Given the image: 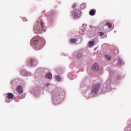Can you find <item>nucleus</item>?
Returning a JSON list of instances; mask_svg holds the SVG:
<instances>
[{
    "instance_id": "obj_1",
    "label": "nucleus",
    "mask_w": 131,
    "mask_h": 131,
    "mask_svg": "<svg viewBox=\"0 0 131 131\" xmlns=\"http://www.w3.org/2000/svg\"><path fill=\"white\" fill-rule=\"evenodd\" d=\"M46 30V27L43 25V22L41 20H39L37 23L36 26L34 27V31L35 33H41Z\"/></svg>"
},
{
    "instance_id": "obj_2",
    "label": "nucleus",
    "mask_w": 131,
    "mask_h": 131,
    "mask_svg": "<svg viewBox=\"0 0 131 131\" xmlns=\"http://www.w3.org/2000/svg\"><path fill=\"white\" fill-rule=\"evenodd\" d=\"M100 86L99 83H97L93 85V89L92 91V95H95L98 93L99 89H100Z\"/></svg>"
},
{
    "instance_id": "obj_3",
    "label": "nucleus",
    "mask_w": 131,
    "mask_h": 131,
    "mask_svg": "<svg viewBox=\"0 0 131 131\" xmlns=\"http://www.w3.org/2000/svg\"><path fill=\"white\" fill-rule=\"evenodd\" d=\"M92 69L93 71H99V66L97 63H95L92 66Z\"/></svg>"
},
{
    "instance_id": "obj_4",
    "label": "nucleus",
    "mask_w": 131,
    "mask_h": 131,
    "mask_svg": "<svg viewBox=\"0 0 131 131\" xmlns=\"http://www.w3.org/2000/svg\"><path fill=\"white\" fill-rule=\"evenodd\" d=\"M8 99H6V102H9V99H14V95L11 93H8L7 95Z\"/></svg>"
},
{
    "instance_id": "obj_5",
    "label": "nucleus",
    "mask_w": 131,
    "mask_h": 131,
    "mask_svg": "<svg viewBox=\"0 0 131 131\" xmlns=\"http://www.w3.org/2000/svg\"><path fill=\"white\" fill-rule=\"evenodd\" d=\"M16 91L18 94H22L23 93V89L20 86H17L16 88Z\"/></svg>"
},
{
    "instance_id": "obj_6",
    "label": "nucleus",
    "mask_w": 131,
    "mask_h": 131,
    "mask_svg": "<svg viewBox=\"0 0 131 131\" xmlns=\"http://www.w3.org/2000/svg\"><path fill=\"white\" fill-rule=\"evenodd\" d=\"M38 39H32L31 41V45H33L34 46H36L37 43H38Z\"/></svg>"
},
{
    "instance_id": "obj_7",
    "label": "nucleus",
    "mask_w": 131,
    "mask_h": 131,
    "mask_svg": "<svg viewBox=\"0 0 131 131\" xmlns=\"http://www.w3.org/2000/svg\"><path fill=\"white\" fill-rule=\"evenodd\" d=\"M89 14L90 16H95L96 15V10L92 9L90 11Z\"/></svg>"
},
{
    "instance_id": "obj_8",
    "label": "nucleus",
    "mask_w": 131,
    "mask_h": 131,
    "mask_svg": "<svg viewBox=\"0 0 131 131\" xmlns=\"http://www.w3.org/2000/svg\"><path fill=\"white\" fill-rule=\"evenodd\" d=\"M46 77L48 79H52V74H51V73H47L46 75Z\"/></svg>"
},
{
    "instance_id": "obj_9",
    "label": "nucleus",
    "mask_w": 131,
    "mask_h": 131,
    "mask_svg": "<svg viewBox=\"0 0 131 131\" xmlns=\"http://www.w3.org/2000/svg\"><path fill=\"white\" fill-rule=\"evenodd\" d=\"M89 46L90 47V48H92V47H93V46H95V41H89Z\"/></svg>"
},
{
    "instance_id": "obj_10",
    "label": "nucleus",
    "mask_w": 131,
    "mask_h": 131,
    "mask_svg": "<svg viewBox=\"0 0 131 131\" xmlns=\"http://www.w3.org/2000/svg\"><path fill=\"white\" fill-rule=\"evenodd\" d=\"M105 25L108 26V28H112V24L110 22L106 23L105 24Z\"/></svg>"
},
{
    "instance_id": "obj_11",
    "label": "nucleus",
    "mask_w": 131,
    "mask_h": 131,
    "mask_svg": "<svg viewBox=\"0 0 131 131\" xmlns=\"http://www.w3.org/2000/svg\"><path fill=\"white\" fill-rule=\"evenodd\" d=\"M73 17L74 18H78V14L76 13L75 12L73 13Z\"/></svg>"
},
{
    "instance_id": "obj_12",
    "label": "nucleus",
    "mask_w": 131,
    "mask_h": 131,
    "mask_svg": "<svg viewBox=\"0 0 131 131\" xmlns=\"http://www.w3.org/2000/svg\"><path fill=\"white\" fill-rule=\"evenodd\" d=\"M105 57L106 60H108V61L111 60V56L106 55L105 56Z\"/></svg>"
},
{
    "instance_id": "obj_13",
    "label": "nucleus",
    "mask_w": 131,
    "mask_h": 131,
    "mask_svg": "<svg viewBox=\"0 0 131 131\" xmlns=\"http://www.w3.org/2000/svg\"><path fill=\"white\" fill-rule=\"evenodd\" d=\"M56 79H57V80H58V81H60V80H61V77L59 75L56 76Z\"/></svg>"
},
{
    "instance_id": "obj_14",
    "label": "nucleus",
    "mask_w": 131,
    "mask_h": 131,
    "mask_svg": "<svg viewBox=\"0 0 131 131\" xmlns=\"http://www.w3.org/2000/svg\"><path fill=\"white\" fill-rule=\"evenodd\" d=\"M71 43H74V42H76V39H71Z\"/></svg>"
},
{
    "instance_id": "obj_15",
    "label": "nucleus",
    "mask_w": 131,
    "mask_h": 131,
    "mask_svg": "<svg viewBox=\"0 0 131 131\" xmlns=\"http://www.w3.org/2000/svg\"><path fill=\"white\" fill-rule=\"evenodd\" d=\"M99 35L100 36H102V35H104V33H103L102 32H99Z\"/></svg>"
},
{
    "instance_id": "obj_16",
    "label": "nucleus",
    "mask_w": 131,
    "mask_h": 131,
    "mask_svg": "<svg viewBox=\"0 0 131 131\" xmlns=\"http://www.w3.org/2000/svg\"><path fill=\"white\" fill-rule=\"evenodd\" d=\"M18 99H24V95H23L21 96H18Z\"/></svg>"
},
{
    "instance_id": "obj_17",
    "label": "nucleus",
    "mask_w": 131,
    "mask_h": 131,
    "mask_svg": "<svg viewBox=\"0 0 131 131\" xmlns=\"http://www.w3.org/2000/svg\"><path fill=\"white\" fill-rule=\"evenodd\" d=\"M78 55H79V56L77 55V58H79V57H80L81 56V53H78Z\"/></svg>"
},
{
    "instance_id": "obj_18",
    "label": "nucleus",
    "mask_w": 131,
    "mask_h": 131,
    "mask_svg": "<svg viewBox=\"0 0 131 131\" xmlns=\"http://www.w3.org/2000/svg\"><path fill=\"white\" fill-rule=\"evenodd\" d=\"M33 60L31 59V60H30V64H31V65H32V63H33Z\"/></svg>"
},
{
    "instance_id": "obj_19",
    "label": "nucleus",
    "mask_w": 131,
    "mask_h": 131,
    "mask_svg": "<svg viewBox=\"0 0 131 131\" xmlns=\"http://www.w3.org/2000/svg\"><path fill=\"white\" fill-rule=\"evenodd\" d=\"M118 62L119 63V64H121L122 61H121V60H118Z\"/></svg>"
},
{
    "instance_id": "obj_20",
    "label": "nucleus",
    "mask_w": 131,
    "mask_h": 131,
    "mask_svg": "<svg viewBox=\"0 0 131 131\" xmlns=\"http://www.w3.org/2000/svg\"><path fill=\"white\" fill-rule=\"evenodd\" d=\"M75 7H76V5H75V4L73 5V8H75Z\"/></svg>"
},
{
    "instance_id": "obj_21",
    "label": "nucleus",
    "mask_w": 131,
    "mask_h": 131,
    "mask_svg": "<svg viewBox=\"0 0 131 131\" xmlns=\"http://www.w3.org/2000/svg\"><path fill=\"white\" fill-rule=\"evenodd\" d=\"M46 85H47V86H49V85H50V83H47V84H46Z\"/></svg>"
},
{
    "instance_id": "obj_22",
    "label": "nucleus",
    "mask_w": 131,
    "mask_h": 131,
    "mask_svg": "<svg viewBox=\"0 0 131 131\" xmlns=\"http://www.w3.org/2000/svg\"><path fill=\"white\" fill-rule=\"evenodd\" d=\"M92 26H90V28H92Z\"/></svg>"
},
{
    "instance_id": "obj_23",
    "label": "nucleus",
    "mask_w": 131,
    "mask_h": 131,
    "mask_svg": "<svg viewBox=\"0 0 131 131\" xmlns=\"http://www.w3.org/2000/svg\"><path fill=\"white\" fill-rule=\"evenodd\" d=\"M113 54H115V52H113Z\"/></svg>"
}]
</instances>
